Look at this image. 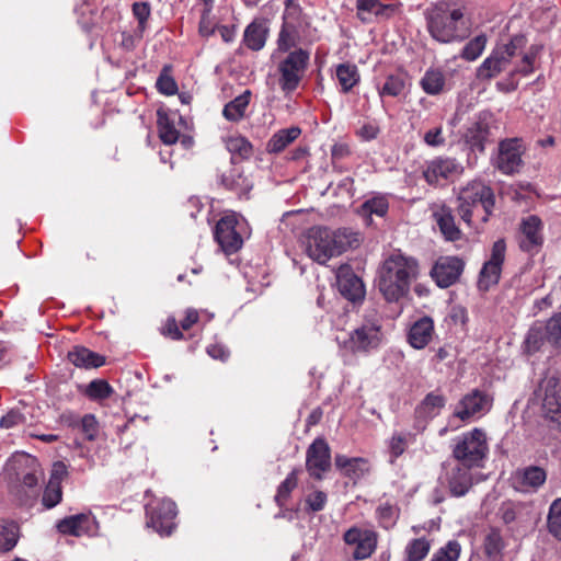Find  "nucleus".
<instances>
[{"label":"nucleus","instance_id":"nucleus-1","mask_svg":"<svg viewBox=\"0 0 561 561\" xmlns=\"http://www.w3.org/2000/svg\"><path fill=\"white\" fill-rule=\"evenodd\" d=\"M419 275V263L412 256L393 253L379 270L378 288L388 301H398L409 293Z\"/></svg>","mask_w":561,"mask_h":561},{"label":"nucleus","instance_id":"nucleus-2","mask_svg":"<svg viewBox=\"0 0 561 561\" xmlns=\"http://www.w3.org/2000/svg\"><path fill=\"white\" fill-rule=\"evenodd\" d=\"M359 242V234L346 228L312 227L307 233L306 252L313 261L324 264L348 249L357 248Z\"/></svg>","mask_w":561,"mask_h":561},{"label":"nucleus","instance_id":"nucleus-3","mask_svg":"<svg viewBox=\"0 0 561 561\" xmlns=\"http://www.w3.org/2000/svg\"><path fill=\"white\" fill-rule=\"evenodd\" d=\"M426 22L431 36L439 43L461 41L468 34L460 9L448 11L443 7H435L427 11Z\"/></svg>","mask_w":561,"mask_h":561},{"label":"nucleus","instance_id":"nucleus-4","mask_svg":"<svg viewBox=\"0 0 561 561\" xmlns=\"http://www.w3.org/2000/svg\"><path fill=\"white\" fill-rule=\"evenodd\" d=\"M458 213L468 225L474 213L482 210L481 219L488 220L494 206V194L491 187L480 181H472L462 187L458 194Z\"/></svg>","mask_w":561,"mask_h":561},{"label":"nucleus","instance_id":"nucleus-5","mask_svg":"<svg viewBox=\"0 0 561 561\" xmlns=\"http://www.w3.org/2000/svg\"><path fill=\"white\" fill-rule=\"evenodd\" d=\"M4 479L13 486L35 488L43 478V470L38 460L26 453H15L5 462Z\"/></svg>","mask_w":561,"mask_h":561},{"label":"nucleus","instance_id":"nucleus-6","mask_svg":"<svg viewBox=\"0 0 561 561\" xmlns=\"http://www.w3.org/2000/svg\"><path fill=\"white\" fill-rule=\"evenodd\" d=\"M489 453L486 434L481 428H473L459 436L453 448V456L466 467H482Z\"/></svg>","mask_w":561,"mask_h":561},{"label":"nucleus","instance_id":"nucleus-7","mask_svg":"<svg viewBox=\"0 0 561 561\" xmlns=\"http://www.w3.org/2000/svg\"><path fill=\"white\" fill-rule=\"evenodd\" d=\"M382 340L381 322L377 318L366 319L348 334L347 339L341 341L337 337L340 346L352 354H368L377 350Z\"/></svg>","mask_w":561,"mask_h":561},{"label":"nucleus","instance_id":"nucleus-8","mask_svg":"<svg viewBox=\"0 0 561 561\" xmlns=\"http://www.w3.org/2000/svg\"><path fill=\"white\" fill-rule=\"evenodd\" d=\"M310 60V53L295 48L277 62L278 84L286 94L294 92L304 79Z\"/></svg>","mask_w":561,"mask_h":561},{"label":"nucleus","instance_id":"nucleus-9","mask_svg":"<svg viewBox=\"0 0 561 561\" xmlns=\"http://www.w3.org/2000/svg\"><path fill=\"white\" fill-rule=\"evenodd\" d=\"M247 232L245 219L236 213H230L217 222L215 239L226 253H234L242 247Z\"/></svg>","mask_w":561,"mask_h":561},{"label":"nucleus","instance_id":"nucleus-10","mask_svg":"<svg viewBox=\"0 0 561 561\" xmlns=\"http://www.w3.org/2000/svg\"><path fill=\"white\" fill-rule=\"evenodd\" d=\"M145 507L148 518L147 525L160 535L169 536L174 528L173 519L176 516L175 503L165 496L159 499L154 495H149Z\"/></svg>","mask_w":561,"mask_h":561},{"label":"nucleus","instance_id":"nucleus-11","mask_svg":"<svg viewBox=\"0 0 561 561\" xmlns=\"http://www.w3.org/2000/svg\"><path fill=\"white\" fill-rule=\"evenodd\" d=\"M524 147L519 139H505L499 144L493 165L503 174H514L523 167Z\"/></svg>","mask_w":561,"mask_h":561},{"label":"nucleus","instance_id":"nucleus-12","mask_svg":"<svg viewBox=\"0 0 561 561\" xmlns=\"http://www.w3.org/2000/svg\"><path fill=\"white\" fill-rule=\"evenodd\" d=\"M462 172L463 167L455 158L437 157L426 163L423 176L428 184L435 185L442 180L453 181Z\"/></svg>","mask_w":561,"mask_h":561},{"label":"nucleus","instance_id":"nucleus-13","mask_svg":"<svg viewBox=\"0 0 561 561\" xmlns=\"http://www.w3.org/2000/svg\"><path fill=\"white\" fill-rule=\"evenodd\" d=\"M506 244L503 239L493 243L490 259L483 264L479 275V288L488 290L491 286L499 283L502 265L505 259Z\"/></svg>","mask_w":561,"mask_h":561},{"label":"nucleus","instance_id":"nucleus-14","mask_svg":"<svg viewBox=\"0 0 561 561\" xmlns=\"http://www.w3.org/2000/svg\"><path fill=\"white\" fill-rule=\"evenodd\" d=\"M540 390L543 392L542 411L546 419L561 428V385L559 379L553 376L546 377L540 383Z\"/></svg>","mask_w":561,"mask_h":561},{"label":"nucleus","instance_id":"nucleus-15","mask_svg":"<svg viewBox=\"0 0 561 561\" xmlns=\"http://www.w3.org/2000/svg\"><path fill=\"white\" fill-rule=\"evenodd\" d=\"M306 467L310 476L321 479L331 467V451L328 443L317 438L308 447L306 454Z\"/></svg>","mask_w":561,"mask_h":561},{"label":"nucleus","instance_id":"nucleus-16","mask_svg":"<svg viewBox=\"0 0 561 561\" xmlns=\"http://www.w3.org/2000/svg\"><path fill=\"white\" fill-rule=\"evenodd\" d=\"M343 539L346 545L355 547L353 551L355 560L369 558L377 546V537L374 531L356 526L347 529L344 533Z\"/></svg>","mask_w":561,"mask_h":561},{"label":"nucleus","instance_id":"nucleus-17","mask_svg":"<svg viewBox=\"0 0 561 561\" xmlns=\"http://www.w3.org/2000/svg\"><path fill=\"white\" fill-rule=\"evenodd\" d=\"M463 266L459 257L443 256L433 266L431 276L439 287L447 288L459 279Z\"/></svg>","mask_w":561,"mask_h":561},{"label":"nucleus","instance_id":"nucleus-18","mask_svg":"<svg viewBox=\"0 0 561 561\" xmlns=\"http://www.w3.org/2000/svg\"><path fill=\"white\" fill-rule=\"evenodd\" d=\"M491 408L490 398L479 390L466 394L457 404L454 416L468 421L477 414L484 413Z\"/></svg>","mask_w":561,"mask_h":561},{"label":"nucleus","instance_id":"nucleus-19","mask_svg":"<svg viewBox=\"0 0 561 561\" xmlns=\"http://www.w3.org/2000/svg\"><path fill=\"white\" fill-rule=\"evenodd\" d=\"M337 287L342 296L351 301L364 298L365 288L362 279L348 266H341L336 274Z\"/></svg>","mask_w":561,"mask_h":561},{"label":"nucleus","instance_id":"nucleus-20","mask_svg":"<svg viewBox=\"0 0 561 561\" xmlns=\"http://www.w3.org/2000/svg\"><path fill=\"white\" fill-rule=\"evenodd\" d=\"M433 217L446 240L456 241L460 239L461 231L456 226L453 211L449 207L445 205L437 207L433 211Z\"/></svg>","mask_w":561,"mask_h":561},{"label":"nucleus","instance_id":"nucleus-21","mask_svg":"<svg viewBox=\"0 0 561 561\" xmlns=\"http://www.w3.org/2000/svg\"><path fill=\"white\" fill-rule=\"evenodd\" d=\"M526 46V37L524 35H515L507 44L499 45L492 54L499 61L502 70H506L512 59L519 55Z\"/></svg>","mask_w":561,"mask_h":561},{"label":"nucleus","instance_id":"nucleus-22","mask_svg":"<svg viewBox=\"0 0 561 561\" xmlns=\"http://www.w3.org/2000/svg\"><path fill=\"white\" fill-rule=\"evenodd\" d=\"M523 239L520 247L523 250L531 251L542 242L541 220L537 216H529L522 222Z\"/></svg>","mask_w":561,"mask_h":561},{"label":"nucleus","instance_id":"nucleus-23","mask_svg":"<svg viewBox=\"0 0 561 561\" xmlns=\"http://www.w3.org/2000/svg\"><path fill=\"white\" fill-rule=\"evenodd\" d=\"M357 16L364 23H371L377 18H388L393 8L383 5L379 0H357Z\"/></svg>","mask_w":561,"mask_h":561},{"label":"nucleus","instance_id":"nucleus-24","mask_svg":"<svg viewBox=\"0 0 561 561\" xmlns=\"http://www.w3.org/2000/svg\"><path fill=\"white\" fill-rule=\"evenodd\" d=\"M504 539L497 528H489L483 537L482 549L486 561H503Z\"/></svg>","mask_w":561,"mask_h":561},{"label":"nucleus","instance_id":"nucleus-25","mask_svg":"<svg viewBox=\"0 0 561 561\" xmlns=\"http://www.w3.org/2000/svg\"><path fill=\"white\" fill-rule=\"evenodd\" d=\"M434 323L431 318L424 317L417 320L410 329L409 342L412 347L421 350L432 340Z\"/></svg>","mask_w":561,"mask_h":561},{"label":"nucleus","instance_id":"nucleus-26","mask_svg":"<svg viewBox=\"0 0 561 561\" xmlns=\"http://www.w3.org/2000/svg\"><path fill=\"white\" fill-rule=\"evenodd\" d=\"M335 466L343 476L354 481L363 477L368 470V461L364 458H347L343 455L335 456Z\"/></svg>","mask_w":561,"mask_h":561},{"label":"nucleus","instance_id":"nucleus-27","mask_svg":"<svg viewBox=\"0 0 561 561\" xmlns=\"http://www.w3.org/2000/svg\"><path fill=\"white\" fill-rule=\"evenodd\" d=\"M446 83L443 70L430 68L420 80L422 90L428 95H437L444 91Z\"/></svg>","mask_w":561,"mask_h":561},{"label":"nucleus","instance_id":"nucleus-28","mask_svg":"<svg viewBox=\"0 0 561 561\" xmlns=\"http://www.w3.org/2000/svg\"><path fill=\"white\" fill-rule=\"evenodd\" d=\"M78 390L93 401L107 399L113 393V388L104 379H94L88 385H77Z\"/></svg>","mask_w":561,"mask_h":561},{"label":"nucleus","instance_id":"nucleus-29","mask_svg":"<svg viewBox=\"0 0 561 561\" xmlns=\"http://www.w3.org/2000/svg\"><path fill=\"white\" fill-rule=\"evenodd\" d=\"M445 405L443 396L428 393L416 409L417 417L430 420L439 414Z\"/></svg>","mask_w":561,"mask_h":561},{"label":"nucleus","instance_id":"nucleus-30","mask_svg":"<svg viewBox=\"0 0 561 561\" xmlns=\"http://www.w3.org/2000/svg\"><path fill=\"white\" fill-rule=\"evenodd\" d=\"M300 129L298 127H290L287 129H282L273 135V137L267 142V151L268 152H280L284 150L289 144L296 140L300 135Z\"/></svg>","mask_w":561,"mask_h":561},{"label":"nucleus","instance_id":"nucleus-31","mask_svg":"<svg viewBox=\"0 0 561 561\" xmlns=\"http://www.w3.org/2000/svg\"><path fill=\"white\" fill-rule=\"evenodd\" d=\"M336 79L343 93L350 92L358 82L359 73L355 65L341 64L336 67Z\"/></svg>","mask_w":561,"mask_h":561},{"label":"nucleus","instance_id":"nucleus-32","mask_svg":"<svg viewBox=\"0 0 561 561\" xmlns=\"http://www.w3.org/2000/svg\"><path fill=\"white\" fill-rule=\"evenodd\" d=\"M105 363V358L84 347L72 350V364L83 368H98Z\"/></svg>","mask_w":561,"mask_h":561},{"label":"nucleus","instance_id":"nucleus-33","mask_svg":"<svg viewBox=\"0 0 561 561\" xmlns=\"http://www.w3.org/2000/svg\"><path fill=\"white\" fill-rule=\"evenodd\" d=\"M267 30L262 23L252 22L244 31V44L252 50H260L266 42Z\"/></svg>","mask_w":561,"mask_h":561},{"label":"nucleus","instance_id":"nucleus-34","mask_svg":"<svg viewBox=\"0 0 561 561\" xmlns=\"http://www.w3.org/2000/svg\"><path fill=\"white\" fill-rule=\"evenodd\" d=\"M250 91H245L241 95L234 98L225 105L222 114L228 121L237 122L244 116L245 110L250 102Z\"/></svg>","mask_w":561,"mask_h":561},{"label":"nucleus","instance_id":"nucleus-35","mask_svg":"<svg viewBox=\"0 0 561 561\" xmlns=\"http://www.w3.org/2000/svg\"><path fill=\"white\" fill-rule=\"evenodd\" d=\"M221 184L229 190L242 193L249 192L252 187L251 182L237 168H232L221 175Z\"/></svg>","mask_w":561,"mask_h":561},{"label":"nucleus","instance_id":"nucleus-36","mask_svg":"<svg viewBox=\"0 0 561 561\" xmlns=\"http://www.w3.org/2000/svg\"><path fill=\"white\" fill-rule=\"evenodd\" d=\"M407 88V78L404 75H390L386 78L382 87L378 89L380 98L400 96Z\"/></svg>","mask_w":561,"mask_h":561},{"label":"nucleus","instance_id":"nucleus-37","mask_svg":"<svg viewBox=\"0 0 561 561\" xmlns=\"http://www.w3.org/2000/svg\"><path fill=\"white\" fill-rule=\"evenodd\" d=\"M299 41L297 27L294 24L285 22L277 38V49L283 53H289L295 48Z\"/></svg>","mask_w":561,"mask_h":561},{"label":"nucleus","instance_id":"nucleus-38","mask_svg":"<svg viewBox=\"0 0 561 561\" xmlns=\"http://www.w3.org/2000/svg\"><path fill=\"white\" fill-rule=\"evenodd\" d=\"M96 531L98 523L90 513L72 516V536H93Z\"/></svg>","mask_w":561,"mask_h":561},{"label":"nucleus","instance_id":"nucleus-39","mask_svg":"<svg viewBox=\"0 0 561 561\" xmlns=\"http://www.w3.org/2000/svg\"><path fill=\"white\" fill-rule=\"evenodd\" d=\"M547 342L546 325L535 323L529 330L525 339V347L528 353H535Z\"/></svg>","mask_w":561,"mask_h":561},{"label":"nucleus","instance_id":"nucleus-40","mask_svg":"<svg viewBox=\"0 0 561 561\" xmlns=\"http://www.w3.org/2000/svg\"><path fill=\"white\" fill-rule=\"evenodd\" d=\"M158 131L161 141L165 145H173L179 139V131L168 115L158 112Z\"/></svg>","mask_w":561,"mask_h":561},{"label":"nucleus","instance_id":"nucleus-41","mask_svg":"<svg viewBox=\"0 0 561 561\" xmlns=\"http://www.w3.org/2000/svg\"><path fill=\"white\" fill-rule=\"evenodd\" d=\"M431 543L425 538L411 540L404 550L407 561H422L428 554Z\"/></svg>","mask_w":561,"mask_h":561},{"label":"nucleus","instance_id":"nucleus-42","mask_svg":"<svg viewBox=\"0 0 561 561\" xmlns=\"http://www.w3.org/2000/svg\"><path fill=\"white\" fill-rule=\"evenodd\" d=\"M19 538V526L13 523H4L0 529V550L10 551L12 550Z\"/></svg>","mask_w":561,"mask_h":561},{"label":"nucleus","instance_id":"nucleus-43","mask_svg":"<svg viewBox=\"0 0 561 561\" xmlns=\"http://www.w3.org/2000/svg\"><path fill=\"white\" fill-rule=\"evenodd\" d=\"M226 147L232 153V162H236L237 157L247 159L252 153L251 144L243 137H230L226 141Z\"/></svg>","mask_w":561,"mask_h":561},{"label":"nucleus","instance_id":"nucleus-44","mask_svg":"<svg viewBox=\"0 0 561 561\" xmlns=\"http://www.w3.org/2000/svg\"><path fill=\"white\" fill-rule=\"evenodd\" d=\"M68 477V468L64 461H55L51 466L45 491H61V482Z\"/></svg>","mask_w":561,"mask_h":561},{"label":"nucleus","instance_id":"nucleus-45","mask_svg":"<svg viewBox=\"0 0 561 561\" xmlns=\"http://www.w3.org/2000/svg\"><path fill=\"white\" fill-rule=\"evenodd\" d=\"M460 552V543L456 540H450L433 554L431 561H457Z\"/></svg>","mask_w":561,"mask_h":561},{"label":"nucleus","instance_id":"nucleus-46","mask_svg":"<svg viewBox=\"0 0 561 561\" xmlns=\"http://www.w3.org/2000/svg\"><path fill=\"white\" fill-rule=\"evenodd\" d=\"M485 45V35H478L466 44L462 49L461 57L466 60L473 61L483 53Z\"/></svg>","mask_w":561,"mask_h":561},{"label":"nucleus","instance_id":"nucleus-47","mask_svg":"<svg viewBox=\"0 0 561 561\" xmlns=\"http://www.w3.org/2000/svg\"><path fill=\"white\" fill-rule=\"evenodd\" d=\"M502 68L495 56L491 55L477 69V78L480 80H490L502 72Z\"/></svg>","mask_w":561,"mask_h":561},{"label":"nucleus","instance_id":"nucleus-48","mask_svg":"<svg viewBox=\"0 0 561 561\" xmlns=\"http://www.w3.org/2000/svg\"><path fill=\"white\" fill-rule=\"evenodd\" d=\"M547 342L553 346H561V313L553 314L546 322Z\"/></svg>","mask_w":561,"mask_h":561},{"label":"nucleus","instance_id":"nucleus-49","mask_svg":"<svg viewBox=\"0 0 561 561\" xmlns=\"http://www.w3.org/2000/svg\"><path fill=\"white\" fill-rule=\"evenodd\" d=\"M549 531L558 539H561V499L556 500L548 515Z\"/></svg>","mask_w":561,"mask_h":561},{"label":"nucleus","instance_id":"nucleus-50","mask_svg":"<svg viewBox=\"0 0 561 561\" xmlns=\"http://www.w3.org/2000/svg\"><path fill=\"white\" fill-rule=\"evenodd\" d=\"M546 479V471L540 467H528L523 473L524 484L534 489L540 488L545 483Z\"/></svg>","mask_w":561,"mask_h":561},{"label":"nucleus","instance_id":"nucleus-51","mask_svg":"<svg viewBox=\"0 0 561 561\" xmlns=\"http://www.w3.org/2000/svg\"><path fill=\"white\" fill-rule=\"evenodd\" d=\"M327 502L325 493H308L304 502L299 504L298 511L319 512Z\"/></svg>","mask_w":561,"mask_h":561},{"label":"nucleus","instance_id":"nucleus-52","mask_svg":"<svg viewBox=\"0 0 561 561\" xmlns=\"http://www.w3.org/2000/svg\"><path fill=\"white\" fill-rule=\"evenodd\" d=\"M540 50L538 46H531L529 50L523 55L520 62L515 67L514 72L527 76L534 71V61Z\"/></svg>","mask_w":561,"mask_h":561},{"label":"nucleus","instance_id":"nucleus-53","mask_svg":"<svg viewBox=\"0 0 561 561\" xmlns=\"http://www.w3.org/2000/svg\"><path fill=\"white\" fill-rule=\"evenodd\" d=\"M131 10L135 19L138 21V30L142 33L147 27V21L151 14L150 4L145 1L135 2Z\"/></svg>","mask_w":561,"mask_h":561},{"label":"nucleus","instance_id":"nucleus-54","mask_svg":"<svg viewBox=\"0 0 561 561\" xmlns=\"http://www.w3.org/2000/svg\"><path fill=\"white\" fill-rule=\"evenodd\" d=\"M80 431L88 440H93L99 434V422L93 414H85L80 422Z\"/></svg>","mask_w":561,"mask_h":561},{"label":"nucleus","instance_id":"nucleus-55","mask_svg":"<svg viewBox=\"0 0 561 561\" xmlns=\"http://www.w3.org/2000/svg\"><path fill=\"white\" fill-rule=\"evenodd\" d=\"M363 208L370 215L375 214L379 217H382L387 214L389 204L386 197L378 196L366 201L363 205Z\"/></svg>","mask_w":561,"mask_h":561},{"label":"nucleus","instance_id":"nucleus-56","mask_svg":"<svg viewBox=\"0 0 561 561\" xmlns=\"http://www.w3.org/2000/svg\"><path fill=\"white\" fill-rule=\"evenodd\" d=\"M410 437H411L410 434H408V435L393 434L392 435L390 443H389V449H390V454L393 458H398L399 456H401L404 453Z\"/></svg>","mask_w":561,"mask_h":561},{"label":"nucleus","instance_id":"nucleus-57","mask_svg":"<svg viewBox=\"0 0 561 561\" xmlns=\"http://www.w3.org/2000/svg\"><path fill=\"white\" fill-rule=\"evenodd\" d=\"M156 85L158 91L165 95H173L178 92V84L175 80L167 73H161L159 76Z\"/></svg>","mask_w":561,"mask_h":561},{"label":"nucleus","instance_id":"nucleus-58","mask_svg":"<svg viewBox=\"0 0 561 561\" xmlns=\"http://www.w3.org/2000/svg\"><path fill=\"white\" fill-rule=\"evenodd\" d=\"M377 514L383 527L388 528L394 524L397 517V508L389 504L380 505L377 510Z\"/></svg>","mask_w":561,"mask_h":561},{"label":"nucleus","instance_id":"nucleus-59","mask_svg":"<svg viewBox=\"0 0 561 561\" xmlns=\"http://www.w3.org/2000/svg\"><path fill=\"white\" fill-rule=\"evenodd\" d=\"M25 422V417L16 410L9 411L0 420V427L12 428Z\"/></svg>","mask_w":561,"mask_h":561},{"label":"nucleus","instance_id":"nucleus-60","mask_svg":"<svg viewBox=\"0 0 561 561\" xmlns=\"http://www.w3.org/2000/svg\"><path fill=\"white\" fill-rule=\"evenodd\" d=\"M424 141L427 146L438 147L445 144L443 136V128L440 126L434 127L424 134Z\"/></svg>","mask_w":561,"mask_h":561},{"label":"nucleus","instance_id":"nucleus-61","mask_svg":"<svg viewBox=\"0 0 561 561\" xmlns=\"http://www.w3.org/2000/svg\"><path fill=\"white\" fill-rule=\"evenodd\" d=\"M162 334L172 340H181L183 337L174 318H169L162 328Z\"/></svg>","mask_w":561,"mask_h":561},{"label":"nucleus","instance_id":"nucleus-62","mask_svg":"<svg viewBox=\"0 0 561 561\" xmlns=\"http://www.w3.org/2000/svg\"><path fill=\"white\" fill-rule=\"evenodd\" d=\"M207 354L211 358L219 359L221 362L227 360L229 357V351L224 345L220 344L209 345L207 347Z\"/></svg>","mask_w":561,"mask_h":561},{"label":"nucleus","instance_id":"nucleus-63","mask_svg":"<svg viewBox=\"0 0 561 561\" xmlns=\"http://www.w3.org/2000/svg\"><path fill=\"white\" fill-rule=\"evenodd\" d=\"M209 14L210 13H206V8H204L202 19L199 22V33L203 36H209L214 34L215 31V24L211 22Z\"/></svg>","mask_w":561,"mask_h":561},{"label":"nucleus","instance_id":"nucleus-64","mask_svg":"<svg viewBox=\"0 0 561 561\" xmlns=\"http://www.w3.org/2000/svg\"><path fill=\"white\" fill-rule=\"evenodd\" d=\"M62 493H43L42 505L43 508H51L61 502Z\"/></svg>","mask_w":561,"mask_h":561}]
</instances>
